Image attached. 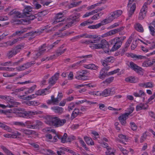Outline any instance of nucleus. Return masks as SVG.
Segmentation results:
<instances>
[{"mask_svg": "<svg viewBox=\"0 0 155 155\" xmlns=\"http://www.w3.org/2000/svg\"><path fill=\"white\" fill-rule=\"evenodd\" d=\"M32 11V8L29 6H27L23 10V15L27 16H29L28 15L31 14V12Z\"/></svg>", "mask_w": 155, "mask_h": 155, "instance_id": "a878e982", "label": "nucleus"}, {"mask_svg": "<svg viewBox=\"0 0 155 155\" xmlns=\"http://www.w3.org/2000/svg\"><path fill=\"white\" fill-rule=\"evenodd\" d=\"M15 112L16 113H18V114L28 113V111H26L24 109H15Z\"/></svg>", "mask_w": 155, "mask_h": 155, "instance_id": "49530a36", "label": "nucleus"}, {"mask_svg": "<svg viewBox=\"0 0 155 155\" xmlns=\"http://www.w3.org/2000/svg\"><path fill=\"white\" fill-rule=\"evenodd\" d=\"M79 15L71 17L68 19V23L66 25V27L68 28L75 25L79 21Z\"/></svg>", "mask_w": 155, "mask_h": 155, "instance_id": "423d86ee", "label": "nucleus"}, {"mask_svg": "<svg viewBox=\"0 0 155 155\" xmlns=\"http://www.w3.org/2000/svg\"><path fill=\"white\" fill-rule=\"evenodd\" d=\"M13 124L15 125L18 126L22 127H25L26 126L25 123L24 124L22 122H15L13 123Z\"/></svg>", "mask_w": 155, "mask_h": 155, "instance_id": "de8ad7c7", "label": "nucleus"}, {"mask_svg": "<svg viewBox=\"0 0 155 155\" xmlns=\"http://www.w3.org/2000/svg\"><path fill=\"white\" fill-rule=\"evenodd\" d=\"M21 131L22 132L26 135H32L35 134L36 133V132L35 131L26 129H21Z\"/></svg>", "mask_w": 155, "mask_h": 155, "instance_id": "c756f323", "label": "nucleus"}, {"mask_svg": "<svg viewBox=\"0 0 155 155\" xmlns=\"http://www.w3.org/2000/svg\"><path fill=\"white\" fill-rule=\"evenodd\" d=\"M64 45H63L56 50V56H58L63 54L67 50L66 48H64Z\"/></svg>", "mask_w": 155, "mask_h": 155, "instance_id": "6ab92c4d", "label": "nucleus"}, {"mask_svg": "<svg viewBox=\"0 0 155 155\" xmlns=\"http://www.w3.org/2000/svg\"><path fill=\"white\" fill-rule=\"evenodd\" d=\"M66 122L65 119H61L58 117L54 116L48 117L46 123L50 126L58 127L63 126Z\"/></svg>", "mask_w": 155, "mask_h": 155, "instance_id": "f03ea898", "label": "nucleus"}, {"mask_svg": "<svg viewBox=\"0 0 155 155\" xmlns=\"http://www.w3.org/2000/svg\"><path fill=\"white\" fill-rule=\"evenodd\" d=\"M64 15L61 12L59 13L56 14L55 17V20L53 23L55 24L58 22L62 21L64 20Z\"/></svg>", "mask_w": 155, "mask_h": 155, "instance_id": "ddd939ff", "label": "nucleus"}, {"mask_svg": "<svg viewBox=\"0 0 155 155\" xmlns=\"http://www.w3.org/2000/svg\"><path fill=\"white\" fill-rule=\"evenodd\" d=\"M75 106V104L74 103L70 104L68 107V110L70 111L73 110Z\"/></svg>", "mask_w": 155, "mask_h": 155, "instance_id": "052dcab7", "label": "nucleus"}, {"mask_svg": "<svg viewBox=\"0 0 155 155\" xmlns=\"http://www.w3.org/2000/svg\"><path fill=\"white\" fill-rule=\"evenodd\" d=\"M130 65L131 68L137 73L141 71L142 69L141 67L137 66L136 64L132 62H130Z\"/></svg>", "mask_w": 155, "mask_h": 155, "instance_id": "a211bd4d", "label": "nucleus"}, {"mask_svg": "<svg viewBox=\"0 0 155 155\" xmlns=\"http://www.w3.org/2000/svg\"><path fill=\"white\" fill-rule=\"evenodd\" d=\"M79 113V110L78 109H75L72 112L71 118L73 119L76 117Z\"/></svg>", "mask_w": 155, "mask_h": 155, "instance_id": "f704fd0d", "label": "nucleus"}, {"mask_svg": "<svg viewBox=\"0 0 155 155\" xmlns=\"http://www.w3.org/2000/svg\"><path fill=\"white\" fill-rule=\"evenodd\" d=\"M35 62L34 61H31L30 62H27L26 63L24 64L26 69L30 67L32 65L35 64Z\"/></svg>", "mask_w": 155, "mask_h": 155, "instance_id": "603ef678", "label": "nucleus"}, {"mask_svg": "<svg viewBox=\"0 0 155 155\" xmlns=\"http://www.w3.org/2000/svg\"><path fill=\"white\" fill-rule=\"evenodd\" d=\"M108 73L105 71L104 69H102L100 72L98 76L99 78L104 80L106 76H108Z\"/></svg>", "mask_w": 155, "mask_h": 155, "instance_id": "412c9836", "label": "nucleus"}, {"mask_svg": "<svg viewBox=\"0 0 155 155\" xmlns=\"http://www.w3.org/2000/svg\"><path fill=\"white\" fill-rule=\"evenodd\" d=\"M37 86L36 85H34L32 87L29 88L28 90L25 92V94H28L31 93L33 92L35 89L36 88Z\"/></svg>", "mask_w": 155, "mask_h": 155, "instance_id": "79ce46f5", "label": "nucleus"}, {"mask_svg": "<svg viewBox=\"0 0 155 155\" xmlns=\"http://www.w3.org/2000/svg\"><path fill=\"white\" fill-rule=\"evenodd\" d=\"M134 35H131L126 43L124 47V48L127 49H128V47L131 44Z\"/></svg>", "mask_w": 155, "mask_h": 155, "instance_id": "2f4dec72", "label": "nucleus"}, {"mask_svg": "<svg viewBox=\"0 0 155 155\" xmlns=\"http://www.w3.org/2000/svg\"><path fill=\"white\" fill-rule=\"evenodd\" d=\"M29 16H27L28 17L27 19L28 20V21L29 22L31 20L34 19L35 18V16L32 15L31 14L28 15Z\"/></svg>", "mask_w": 155, "mask_h": 155, "instance_id": "5fc2aeb1", "label": "nucleus"}, {"mask_svg": "<svg viewBox=\"0 0 155 155\" xmlns=\"http://www.w3.org/2000/svg\"><path fill=\"white\" fill-rule=\"evenodd\" d=\"M110 16L108 18L105 19L102 21H101V22L99 23V24L101 26L105 24H108L112 21L111 20V19L110 18Z\"/></svg>", "mask_w": 155, "mask_h": 155, "instance_id": "c9c22d12", "label": "nucleus"}, {"mask_svg": "<svg viewBox=\"0 0 155 155\" xmlns=\"http://www.w3.org/2000/svg\"><path fill=\"white\" fill-rule=\"evenodd\" d=\"M84 138L85 141L87 144L91 145H94V142L91 138L85 136L84 137Z\"/></svg>", "mask_w": 155, "mask_h": 155, "instance_id": "72a5a7b5", "label": "nucleus"}, {"mask_svg": "<svg viewBox=\"0 0 155 155\" xmlns=\"http://www.w3.org/2000/svg\"><path fill=\"white\" fill-rule=\"evenodd\" d=\"M129 112L125 113L128 116H129L134 111V108L133 107H130V108L127 109Z\"/></svg>", "mask_w": 155, "mask_h": 155, "instance_id": "0e129e2a", "label": "nucleus"}, {"mask_svg": "<svg viewBox=\"0 0 155 155\" xmlns=\"http://www.w3.org/2000/svg\"><path fill=\"white\" fill-rule=\"evenodd\" d=\"M59 75V74L58 73H57L51 78L49 79L48 83L50 85H53L55 83L56 81L58 79Z\"/></svg>", "mask_w": 155, "mask_h": 155, "instance_id": "2eb2a0df", "label": "nucleus"}, {"mask_svg": "<svg viewBox=\"0 0 155 155\" xmlns=\"http://www.w3.org/2000/svg\"><path fill=\"white\" fill-rule=\"evenodd\" d=\"M146 14L145 12H143L140 11L138 16V19L140 20L143 19L146 16Z\"/></svg>", "mask_w": 155, "mask_h": 155, "instance_id": "c03bdc74", "label": "nucleus"}, {"mask_svg": "<svg viewBox=\"0 0 155 155\" xmlns=\"http://www.w3.org/2000/svg\"><path fill=\"white\" fill-rule=\"evenodd\" d=\"M44 150L45 151H47L48 152V153L47 154L48 155H55L56 154V153L51 150L45 149V150L44 149Z\"/></svg>", "mask_w": 155, "mask_h": 155, "instance_id": "13d9d810", "label": "nucleus"}, {"mask_svg": "<svg viewBox=\"0 0 155 155\" xmlns=\"http://www.w3.org/2000/svg\"><path fill=\"white\" fill-rule=\"evenodd\" d=\"M84 67L85 68L88 69H91L94 70H97L98 67L97 66L93 64L84 65Z\"/></svg>", "mask_w": 155, "mask_h": 155, "instance_id": "bb28decb", "label": "nucleus"}, {"mask_svg": "<svg viewBox=\"0 0 155 155\" xmlns=\"http://www.w3.org/2000/svg\"><path fill=\"white\" fill-rule=\"evenodd\" d=\"M103 14V13L101 12L97 13L91 17V19L93 20L97 19L99 18Z\"/></svg>", "mask_w": 155, "mask_h": 155, "instance_id": "a19ab883", "label": "nucleus"}, {"mask_svg": "<svg viewBox=\"0 0 155 155\" xmlns=\"http://www.w3.org/2000/svg\"><path fill=\"white\" fill-rule=\"evenodd\" d=\"M10 104H9L8 105H7V107L11 108L16 106L17 105L19 104V103L15 101L13 99L12 102H11Z\"/></svg>", "mask_w": 155, "mask_h": 155, "instance_id": "ea45409f", "label": "nucleus"}, {"mask_svg": "<svg viewBox=\"0 0 155 155\" xmlns=\"http://www.w3.org/2000/svg\"><path fill=\"white\" fill-rule=\"evenodd\" d=\"M125 36H121L117 37L111 40L110 42L111 44H114L112 48L111 51H114L119 49L121 46L123 41L126 39Z\"/></svg>", "mask_w": 155, "mask_h": 155, "instance_id": "7ed1b4c3", "label": "nucleus"}, {"mask_svg": "<svg viewBox=\"0 0 155 155\" xmlns=\"http://www.w3.org/2000/svg\"><path fill=\"white\" fill-rule=\"evenodd\" d=\"M25 125L28 128L36 129L42 125V123L38 120L28 121L25 122Z\"/></svg>", "mask_w": 155, "mask_h": 155, "instance_id": "39448f33", "label": "nucleus"}, {"mask_svg": "<svg viewBox=\"0 0 155 155\" xmlns=\"http://www.w3.org/2000/svg\"><path fill=\"white\" fill-rule=\"evenodd\" d=\"M128 117V116L125 113L119 116L118 119L121 124L124 126L126 124V120Z\"/></svg>", "mask_w": 155, "mask_h": 155, "instance_id": "4468645a", "label": "nucleus"}, {"mask_svg": "<svg viewBox=\"0 0 155 155\" xmlns=\"http://www.w3.org/2000/svg\"><path fill=\"white\" fill-rule=\"evenodd\" d=\"M135 29L137 31L143 32V28L142 25L138 23H135L134 26Z\"/></svg>", "mask_w": 155, "mask_h": 155, "instance_id": "393cba45", "label": "nucleus"}, {"mask_svg": "<svg viewBox=\"0 0 155 155\" xmlns=\"http://www.w3.org/2000/svg\"><path fill=\"white\" fill-rule=\"evenodd\" d=\"M145 105L143 103H140L137 105L136 107V110L137 111L140 110L142 109L146 110L147 109L148 105H146V107H145Z\"/></svg>", "mask_w": 155, "mask_h": 155, "instance_id": "cd10ccee", "label": "nucleus"}, {"mask_svg": "<svg viewBox=\"0 0 155 155\" xmlns=\"http://www.w3.org/2000/svg\"><path fill=\"white\" fill-rule=\"evenodd\" d=\"M67 134L66 133H64L62 137H60V139H61V142L64 143L66 141V138L67 137Z\"/></svg>", "mask_w": 155, "mask_h": 155, "instance_id": "864d4df0", "label": "nucleus"}, {"mask_svg": "<svg viewBox=\"0 0 155 155\" xmlns=\"http://www.w3.org/2000/svg\"><path fill=\"white\" fill-rule=\"evenodd\" d=\"M5 101H7L8 103H10L11 102H12L13 99L11 97L7 96Z\"/></svg>", "mask_w": 155, "mask_h": 155, "instance_id": "774afa93", "label": "nucleus"}, {"mask_svg": "<svg viewBox=\"0 0 155 155\" xmlns=\"http://www.w3.org/2000/svg\"><path fill=\"white\" fill-rule=\"evenodd\" d=\"M114 78L113 77H111L108 78L106 79L105 81H104L103 83H110L113 81Z\"/></svg>", "mask_w": 155, "mask_h": 155, "instance_id": "8fccbe9b", "label": "nucleus"}, {"mask_svg": "<svg viewBox=\"0 0 155 155\" xmlns=\"http://www.w3.org/2000/svg\"><path fill=\"white\" fill-rule=\"evenodd\" d=\"M153 87V83L152 82H149L145 83V88H152Z\"/></svg>", "mask_w": 155, "mask_h": 155, "instance_id": "bf43d9fd", "label": "nucleus"}, {"mask_svg": "<svg viewBox=\"0 0 155 155\" xmlns=\"http://www.w3.org/2000/svg\"><path fill=\"white\" fill-rule=\"evenodd\" d=\"M124 27L122 26L119 28L111 30L105 34V35L106 36H109L114 35L123 30L124 29Z\"/></svg>", "mask_w": 155, "mask_h": 155, "instance_id": "9d476101", "label": "nucleus"}, {"mask_svg": "<svg viewBox=\"0 0 155 155\" xmlns=\"http://www.w3.org/2000/svg\"><path fill=\"white\" fill-rule=\"evenodd\" d=\"M16 69L18 71H24L26 69L24 64L18 66L16 68Z\"/></svg>", "mask_w": 155, "mask_h": 155, "instance_id": "09e8293b", "label": "nucleus"}, {"mask_svg": "<svg viewBox=\"0 0 155 155\" xmlns=\"http://www.w3.org/2000/svg\"><path fill=\"white\" fill-rule=\"evenodd\" d=\"M51 109L54 110V112L59 114H62L64 110V109L61 107L58 106H54L51 107Z\"/></svg>", "mask_w": 155, "mask_h": 155, "instance_id": "5701e85b", "label": "nucleus"}, {"mask_svg": "<svg viewBox=\"0 0 155 155\" xmlns=\"http://www.w3.org/2000/svg\"><path fill=\"white\" fill-rule=\"evenodd\" d=\"M25 37L23 36L22 37H20L17 38L15 39L14 40L12 41H8V44H9V46H11L14 44H15L16 42H17L18 41H20L21 40L23 39L24 38H25Z\"/></svg>", "mask_w": 155, "mask_h": 155, "instance_id": "b1692460", "label": "nucleus"}, {"mask_svg": "<svg viewBox=\"0 0 155 155\" xmlns=\"http://www.w3.org/2000/svg\"><path fill=\"white\" fill-rule=\"evenodd\" d=\"M146 133L147 132H145L143 134L142 136L141 137L140 140V141L141 143L143 142L146 139L147 137Z\"/></svg>", "mask_w": 155, "mask_h": 155, "instance_id": "680f3d73", "label": "nucleus"}, {"mask_svg": "<svg viewBox=\"0 0 155 155\" xmlns=\"http://www.w3.org/2000/svg\"><path fill=\"white\" fill-rule=\"evenodd\" d=\"M21 135V133L18 132L15 133L13 134H6L4 135V136L8 138H20L19 136Z\"/></svg>", "mask_w": 155, "mask_h": 155, "instance_id": "dca6fc26", "label": "nucleus"}, {"mask_svg": "<svg viewBox=\"0 0 155 155\" xmlns=\"http://www.w3.org/2000/svg\"><path fill=\"white\" fill-rule=\"evenodd\" d=\"M149 28L151 32V34L153 36H154L155 35V29L154 28L151 26H149Z\"/></svg>", "mask_w": 155, "mask_h": 155, "instance_id": "4d7b16f0", "label": "nucleus"}, {"mask_svg": "<svg viewBox=\"0 0 155 155\" xmlns=\"http://www.w3.org/2000/svg\"><path fill=\"white\" fill-rule=\"evenodd\" d=\"M45 44H44L42 46H41V47L39 48V51H41L42 52V53H43L44 52H45L46 49V46L45 45Z\"/></svg>", "mask_w": 155, "mask_h": 155, "instance_id": "338daca9", "label": "nucleus"}, {"mask_svg": "<svg viewBox=\"0 0 155 155\" xmlns=\"http://www.w3.org/2000/svg\"><path fill=\"white\" fill-rule=\"evenodd\" d=\"M148 5L147 2H145L140 10L141 12H146L147 9V6Z\"/></svg>", "mask_w": 155, "mask_h": 155, "instance_id": "37998d69", "label": "nucleus"}, {"mask_svg": "<svg viewBox=\"0 0 155 155\" xmlns=\"http://www.w3.org/2000/svg\"><path fill=\"white\" fill-rule=\"evenodd\" d=\"M105 152L106 155H114V150L111 147H110Z\"/></svg>", "mask_w": 155, "mask_h": 155, "instance_id": "4c0bfd02", "label": "nucleus"}, {"mask_svg": "<svg viewBox=\"0 0 155 155\" xmlns=\"http://www.w3.org/2000/svg\"><path fill=\"white\" fill-rule=\"evenodd\" d=\"M115 91L112 89L110 88L106 89L101 92V96L107 97L114 94Z\"/></svg>", "mask_w": 155, "mask_h": 155, "instance_id": "f8f14e48", "label": "nucleus"}, {"mask_svg": "<svg viewBox=\"0 0 155 155\" xmlns=\"http://www.w3.org/2000/svg\"><path fill=\"white\" fill-rule=\"evenodd\" d=\"M130 127L132 130L134 131L137 130V127L136 124L133 122L130 123Z\"/></svg>", "mask_w": 155, "mask_h": 155, "instance_id": "6e6d98bb", "label": "nucleus"}, {"mask_svg": "<svg viewBox=\"0 0 155 155\" xmlns=\"http://www.w3.org/2000/svg\"><path fill=\"white\" fill-rule=\"evenodd\" d=\"M11 15H14V17H16L18 18H22L23 16V15H22L18 12L13 10L10 12Z\"/></svg>", "mask_w": 155, "mask_h": 155, "instance_id": "c85d7f7f", "label": "nucleus"}, {"mask_svg": "<svg viewBox=\"0 0 155 155\" xmlns=\"http://www.w3.org/2000/svg\"><path fill=\"white\" fill-rule=\"evenodd\" d=\"M24 48L22 45H19L8 51L6 54L7 57L9 59L11 58L15 55L18 53L20 51L21 49Z\"/></svg>", "mask_w": 155, "mask_h": 155, "instance_id": "20e7f679", "label": "nucleus"}, {"mask_svg": "<svg viewBox=\"0 0 155 155\" xmlns=\"http://www.w3.org/2000/svg\"><path fill=\"white\" fill-rule=\"evenodd\" d=\"M75 78L76 79L79 80H84L86 79V76L81 74H79L78 76H76Z\"/></svg>", "mask_w": 155, "mask_h": 155, "instance_id": "a18cd8bd", "label": "nucleus"}, {"mask_svg": "<svg viewBox=\"0 0 155 155\" xmlns=\"http://www.w3.org/2000/svg\"><path fill=\"white\" fill-rule=\"evenodd\" d=\"M85 37L86 38H95V37H94L92 35H87L86 34H83L80 35H79L74 37H73L72 38L70 39V40L72 42H74L77 41L78 39L80 38H81L84 37Z\"/></svg>", "mask_w": 155, "mask_h": 155, "instance_id": "6e6552de", "label": "nucleus"}, {"mask_svg": "<svg viewBox=\"0 0 155 155\" xmlns=\"http://www.w3.org/2000/svg\"><path fill=\"white\" fill-rule=\"evenodd\" d=\"M118 137L120 139V140L117 139V141L120 142H122V141L125 140L126 139V137L125 136L122 134L119 135H118Z\"/></svg>", "mask_w": 155, "mask_h": 155, "instance_id": "3c124183", "label": "nucleus"}, {"mask_svg": "<svg viewBox=\"0 0 155 155\" xmlns=\"http://www.w3.org/2000/svg\"><path fill=\"white\" fill-rule=\"evenodd\" d=\"M124 27L122 26L119 28L111 30L105 34V35L106 36H109L114 35L123 30L124 29Z\"/></svg>", "mask_w": 155, "mask_h": 155, "instance_id": "9b49d317", "label": "nucleus"}, {"mask_svg": "<svg viewBox=\"0 0 155 155\" xmlns=\"http://www.w3.org/2000/svg\"><path fill=\"white\" fill-rule=\"evenodd\" d=\"M122 13V12L121 10L115 11L111 13L110 18L111 20L113 21L114 19L120 16Z\"/></svg>", "mask_w": 155, "mask_h": 155, "instance_id": "1a4fd4ad", "label": "nucleus"}, {"mask_svg": "<svg viewBox=\"0 0 155 155\" xmlns=\"http://www.w3.org/2000/svg\"><path fill=\"white\" fill-rule=\"evenodd\" d=\"M91 22L86 21L81 23L80 26L81 27H84L88 25V24H91Z\"/></svg>", "mask_w": 155, "mask_h": 155, "instance_id": "69168bd1", "label": "nucleus"}, {"mask_svg": "<svg viewBox=\"0 0 155 155\" xmlns=\"http://www.w3.org/2000/svg\"><path fill=\"white\" fill-rule=\"evenodd\" d=\"M145 93L142 90H140L139 93L137 92H134L133 94L134 95L135 97H140L142 96L145 95Z\"/></svg>", "mask_w": 155, "mask_h": 155, "instance_id": "e433bc0d", "label": "nucleus"}, {"mask_svg": "<svg viewBox=\"0 0 155 155\" xmlns=\"http://www.w3.org/2000/svg\"><path fill=\"white\" fill-rule=\"evenodd\" d=\"M120 70L119 68H117L113 71L109 72L108 73L109 76L117 73L120 71Z\"/></svg>", "mask_w": 155, "mask_h": 155, "instance_id": "e2e57ef3", "label": "nucleus"}, {"mask_svg": "<svg viewBox=\"0 0 155 155\" xmlns=\"http://www.w3.org/2000/svg\"><path fill=\"white\" fill-rule=\"evenodd\" d=\"M1 148L7 155H15L12 152L3 146L1 147Z\"/></svg>", "mask_w": 155, "mask_h": 155, "instance_id": "58836bf2", "label": "nucleus"}, {"mask_svg": "<svg viewBox=\"0 0 155 155\" xmlns=\"http://www.w3.org/2000/svg\"><path fill=\"white\" fill-rule=\"evenodd\" d=\"M154 59L148 60L145 61L143 63V65L144 66L148 67L154 65Z\"/></svg>", "mask_w": 155, "mask_h": 155, "instance_id": "7c9ffc66", "label": "nucleus"}, {"mask_svg": "<svg viewBox=\"0 0 155 155\" xmlns=\"http://www.w3.org/2000/svg\"><path fill=\"white\" fill-rule=\"evenodd\" d=\"M36 113L35 112H32L31 111H28V113H24L18 114V115L20 117H29L30 118L31 116L33 115H35Z\"/></svg>", "mask_w": 155, "mask_h": 155, "instance_id": "aec40b11", "label": "nucleus"}, {"mask_svg": "<svg viewBox=\"0 0 155 155\" xmlns=\"http://www.w3.org/2000/svg\"><path fill=\"white\" fill-rule=\"evenodd\" d=\"M98 40L94 39L91 41L89 40L88 42L91 43L90 47L93 49H102L104 50L105 53L109 52V44L108 42L105 39H102L100 43H97Z\"/></svg>", "mask_w": 155, "mask_h": 155, "instance_id": "f257e3e1", "label": "nucleus"}, {"mask_svg": "<svg viewBox=\"0 0 155 155\" xmlns=\"http://www.w3.org/2000/svg\"><path fill=\"white\" fill-rule=\"evenodd\" d=\"M59 101L58 97L55 98L54 95H52L51 97V99L48 100L47 103L48 104H53L54 105H57Z\"/></svg>", "mask_w": 155, "mask_h": 155, "instance_id": "f3484780", "label": "nucleus"}, {"mask_svg": "<svg viewBox=\"0 0 155 155\" xmlns=\"http://www.w3.org/2000/svg\"><path fill=\"white\" fill-rule=\"evenodd\" d=\"M125 81L130 83H135L137 82L138 79L133 77H130L125 78Z\"/></svg>", "mask_w": 155, "mask_h": 155, "instance_id": "473e14b6", "label": "nucleus"}, {"mask_svg": "<svg viewBox=\"0 0 155 155\" xmlns=\"http://www.w3.org/2000/svg\"><path fill=\"white\" fill-rule=\"evenodd\" d=\"M132 3H128V7L129 8L128 10V16L130 17L133 14L136 8V5L135 3H134L132 5Z\"/></svg>", "mask_w": 155, "mask_h": 155, "instance_id": "0eeeda50", "label": "nucleus"}, {"mask_svg": "<svg viewBox=\"0 0 155 155\" xmlns=\"http://www.w3.org/2000/svg\"><path fill=\"white\" fill-rule=\"evenodd\" d=\"M50 88L48 87L47 88L40 89L36 91L35 92L36 95H44L46 94V91L49 89Z\"/></svg>", "mask_w": 155, "mask_h": 155, "instance_id": "4be33fe9", "label": "nucleus"}]
</instances>
